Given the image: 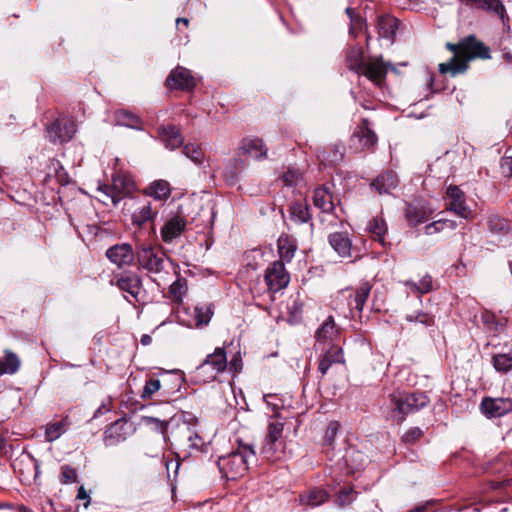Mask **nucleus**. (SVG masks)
I'll return each instance as SVG.
<instances>
[{"instance_id":"nucleus-28","label":"nucleus","mask_w":512,"mask_h":512,"mask_svg":"<svg viewBox=\"0 0 512 512\" xmlns=\"http://www.w3.org/2000/svg\"><path fill=\"white\" fill-rule=\"evenodd\" d=\"M399 179L395 172L387 171L377 176L371 183L379 194H390L398 186Z\"/></svg>"},{"instance_id":"nucleus-42","label":"nucleus","mask_w":512,"mask_h":512,"mask_svg":"<svg viewBox=\"0 0 512 512\" xmlns=\"http://www.w3.org/2000/svg\"><path fill=\"white\" fill-rule=\"evenodd\" d=\"M282 442H271L269 439L264 438L260 454L269 461H276L280 458Z\"/></svg>"},{"instance_id":"nucleus-22","label":"nucleus","mask_w":512,"mask_h":512,"mask_svg":"<svg viewBox=\"0 0 512 512\" xmlns=\"http://www.w3.org/2000/svg\"><path fill=\"white\" fill-rule=\"evenodd\" d=\"M186 220L181 215L170 217L161 228V237L165 243H171L178 238L186 227Z\"/></svg>"},{"instance_id":"nucleus-10","label":"nucleus","mask_w":512,"mask_h":512,"mask_svg":"<svg viewBox=\"0 0 512 512\" xmlns=\"http://www.w3.org/2000/svg\"><path fill=\"white\" fill-rule=\"evenodd\" d=\"M264 279L269 291L278 292L288 285L290 277L284 263L279 260L274 261L267 267Z\"/></svg>"},{"instance_id":"nucleus-6","label":"nucleus","mask_w":512,"mask_h":512,"mask_svg":"<svg viewBox=\"0 0 512 512\" xmlns=\"http://www.w3.org/2000/svg\"><path fill=\"white\" fill-rule=\"evenodd\" d=\"M136 260L140 269L149 274H160L165 270L167 260L174 265L164 253L156 251L150 244H141L136 252Z\"/></svg>"},{"instance_id":"nucleus-43","label":"nucleus","mask_w":512,"mask_h":512,"mask_svg":"<svg viewBox=\"0 0 512 512\" xmlns=\"http://www.w3.org/2000/svg\"><path fill=\"white\" fill-rule=\"evenodd\" d=\"M345 12L350 20L349 34L356 38L360 31L366 26L365 20L356 12L354 8L347 7Z\"/></svg>"},{"instance_id":"nucleus-63","label":"nucleus","mask_w":512,"mask_h":512,"mask_svg":"<svg viewBox=\"0 0 512 512\" xmlns=\"http://www.w3.org/2000/svg\"><path fill=\"white\" fill-rule=\"evenodd\" d=\"M431 504V502H426L424 504H419L409 510L408 512H428V507Z\"/></svg>"},{"instance_id":"nucleus-33","label":"nucleus","mask_w":512,"mask_h":512,"mask_svg":"<svg viewBox=\"0 0 512 512\" xmlns=\"http://www.w3.org/2000/svg\"><path fill=\"white\" fill-rule=\"evenodd\" d=\"M54 178L59 184L64 185L69 181V175L65 171L61 162L57 159H50L47 165V173L45 176V181L48 182Z\"/></svg>"},{"instance_id":"nucleus-58","label":"nucleus","mask_w":512,"mask_h":512,"mask_svg":"<svg viewBox=\"0 0 512 512\" xmlns=\"http://www.w3.org/2000/svg\"><path fill=\"white\" fill-rule=\"evenodd\" d=\"M338 429H339V424L338 422H330L329 425L327 426V429H326V432H325V442L330 445L332 443V441L334 440L337 432H338Z\"/></svg>"},{"instance_id":"nucleus-53","label":"nucleus","mask_w":512,"mask_h":512,"mask_svg":"<svg viewBox=\"0 0 512 512\" xmlns=\"http://www.w3.org/2000/svg\"><path fill=\"white\" fill-rule=\"evenodd\" d=\"M300 180L301 173L297 169H288L281 177L283 185L288 187L296 186Z\"/></svg>"},{"instance_id":"nucleus-15","label":"nucleus","mask_w":512,"mask_h":512,"mask_svg":"<svg viewBox=\"0 0 512 512\" xmlns=\"http://www.w3.org/2000/svg\"><path fill=\"white\" fill-rule=\"evenodd\" d=\"M462 61L468 65L469 61L475 58H490L489 48L482 42L478 41L474 36L470 35L461 40Z\"/></svg>"},{"instance_id":"nucleus-12","label":"nucleus","mask_w":512,"mask_h":512,"mask_svg":"<svg viewBox=\"0 0 512 512\" xmlns=\"http://www.w3.org/2000/svg\"><path fill=\"white\" fill-rule=\"evenodd\" d=\"M433 213L430 205L419 199L406 203L404 210L405 219L410 226H417L427 222Z\"/></svg>"},{"instance_id":"nucleus-5","label":"nucleus","mask_w":512,"mask_h":512,"mask_svg":"<svg viewBox=\"0 0 512 512\" xmlns=\"http://www.w3.org/2000/svg\"><path fill=\"white\" fill-rule=\"evenodd\" d=\"M228 359L226 345L216 347L214 351L206 356V358L196 367L194 371V379L197 382L210 383L217 376L227 370Z\"/></svg>"},{"instance_id":"nucleus-34","label":"nucleus","mask_w":512,"mask_h":512,"mask_svg":"<svg viewBox=\"0 0 512 512\" xmlns=\"http://www.w3.org/2000/svg\"><path fill=\"white\" fill-rule=\"evenodd\" d=\"M290 219L297 224L308 223L311 220L309 206L305 201L293 202L289 207Z\"/></svg>"},{"instance_id":"nucleus-50","label":"nucleus","mask_w":512,"mask_h":512,"mask_svg":"<svg viewBox=\"0 0 512 512\" xmlns=\"http://www.w3.org/2000/svg\"><path fill=\"white\" fill-rule=\"evenodd\" d=\"M488 227L492 233H506L509 230V223L499 216H491L488 220Z\"/></svg>"},{"instance_id":"nucleus-52","label":"nucleus","mask_w":512,"mask_h":512,"mask_svg":"<svg viewBox=\"0 0 512 512\" xmlns=\"http://www.w3.org/2000/svg\"><path fill=\"white\" fill-rule=\"evenodd\" d=\"M284 424L282 422H270L265 438L271 442H281Z\"/></svg>"},{"instance_id":"nucleus-64","label":"nucleus","mask_w":512,"mask_h":512,"mask_svg":"<svg viewBox=\"0 0 512 512\" xmlns=\"http://www.w3.org/2000/svg\"><path fill=\"white\" fill-rule=\"evenodd\" d=\"M140 342L142 345L146 346L152 342V338H151V336L144 334V335H142Z\"/></svg>"},{"instance_id":"nucleus-45","label":"nucleus","mask_w":512,"mask_h":512,"mask_svg":"<svg viewBox=\"0 0 512 512\" xmlns=\"http://www.w3.org/2000/svg\"><path fill=\"white\" fill-rule=\"evenodd\" d=\"M182 153L198 166L202 165L204 161V153L199 145L186 144L183 146Z\"/></svg>"},{"instance_id":"nucleus-49","label":"nucleus","mask_w":512,"mask_h":512,"mask_svg":"<svg viewBox=\"0 0 512 512\" xmlns=\"http://www.w3.org/2000/svg\"><path fill=\"white\" fill-rule=\"evenodd\" d=\"M405 319L408 322L419 323L426 327L434 325V317L423 311L407 314Z\"/></svg>"},{"instance_id":"nucleus-54","label":"nucleus","mask_w":512,"mask_h":512,"mask_svg":"<svg viewBox=\"0 0 512 512\" xmlns=\"http://www.w3.org/2000/svg\"><path fill=\"white\" fill-rule=\"evenodd\" d=\"M354 494L355 493L353 491V488H344L339 491L336 498V503L341 507L348 505L355 499Z\"/></svg>"},{"instance_id":"nucleus-40","label":"nucleus","mask_w":512,"mask_h":512,"mask_svg":"<svg viewBox=\"0 0 512 512\" xmlns=\"http://www.w3.org/2000/svg\"><path fill=\"white\" fill-rule=\"evenodd\" d=\"M404 285L413 293L426 294L433 289V280L429 274H426L418 283L413 280H407L404 282Z\"/></svg>"},{"instance_id":"nucleus-17","label":"nucleus","mask_w":512,"mask_h":512,"mask_svg":"<svg viewBox=\"0 0 512 512\" xmlns=\"http://www.w3.org/2000/svg\"><path fill=\"white\" fill-rule=\"evenodd\" d=\"M446 194L449 199L448 210L453 211L463 219H469L472 211L465 203L464 192L458 186H449Z\"/></svg>"},{"instance_id":"nucleus-23","label":"nucleus","mask_w":512,"mask_h":512,"mask_svg":"<svg viewBox=\"0 0 512 512\" xmlns=\"http://www.w3.org/2000/svg\"><path fill=\"white\" fill-rule=\"evenodd\" d=\"M321 351L322 355L319 360L318 371L322 375H325L333 364L344 362L343 350L340 345H332Z\"/></svg>"},{"instance_id":"nucleus-14","label":"nucleus","mask_w":512,"mask_h":512,"mask_svg":"<svg viewBox=\"0 0 512 512\" xmlns=\"http://www.w3.org/2000/svg\"><path fill=\"white\" fill-rule=\"evenodd\" d=\"M166 85L170 89L192 90L196 86V79L190 70L177 66L168 75Z\"/></svg>"},{"instance_id":"nucleus-21","label":"nucleus","mask_w":512,"mask_h":512,"mask_svg":"<svg viewBox=\"0 0 512 512\" xmlns=\"http://www.w3.org/2000/svg\"><path fill=\"white\" fill-rule=\"evenodd\" d=\"M116 285L123 292L128 293L133 299L138 301V295L142 289V280L134 272H123L116 276Z\"/></svg>"},{"instance_id":"nucleus-51","label":"nucleus","mask_w":512,"mask_h":512,"mask_svg":"<svg viewBox=\"0 0 512 512\" xmlns=\"http://www.w3.org/2000/svg\"><path fill=\"white\" fill-rule=\"evenodd\" d=\"M161 388V382L158 379L150 378L146 381L142 393L141 398L144 400L151 399L152 396L159 391Z\"/></svg>"},{"instance_id":"nucleus-55","label":"nucleus","mask_w":512,"mask_h":512,"mask_svg":"<svg viewBox=\"0 0 512 512\" xmlns=\"http://www.w3.org/2000/svg\"><path fill=\"white\" fill-rule=\"evenodd\" d=\"M423 435V431L419 427L410 428L402 436V441L406 444H412L419 440Z\"/></svg>"},{"instance_id":"nucleus-30","label":"nucleus","mask_w":512,"mask_h":512,"mask_svg":"<svg viewBox=\"0 0 512 512\" xmlns=\"http://www.w3.org/2000/svg\"><path fill=\"white\" fill-rule=\"evenodd\" d=\"M179 266L174 265V273L176 274V280L169 286V296L172 301L176 304H181L184 296L188 292V283L187 280L180 276Z\"/></svg>"},{"instance_id":"nucleus-27","label":"nucleus","mask_w":512,"mask_h":512,"mask_svg":"<svg viewBox=\"0 0 512 512\" xmlns=\"http://www.w3.org/2000/svg\"><path fill=\"white\" fill-rule=\"evenodd\" d=\"M328 241L333 250L343 258L351 257L352 242L345 232H334L328 236Z\"/></svg>"},{"instance_id":"nucleus-61","label":"nucleus","mask_w":512,"mask_h":512,"mask_svg":"<svg viewBox=\"0 0 512 512\" xmlns=\"http://www.w3.org/2000/svg\"><path fill=\"white\" fill-rule=\"evenodd\" d=\"M77 499L84 500V507L87 508L90 504V496L83 486H80L77 491Z\"/></svg>"},{"instance_id":"nucleus-38","label":"nucleus","mask_w":512,"mask_h":512,"mask_svg":"<svg viewBox=\"0 0 512 512\" xmlns=\"http://www.w3.org/2000/svg\"><path fill=\"white\" fill-rule=\"evenodd\" d=\"M19 367V357L15 353L6 350L4 359L0 358V375L14 374L18 371Z\"/></svg>"},{"instance_id":"nucleus-9","label":"nucleus","mask_w":512,"mask_h":512,"mask_svg":"<svg viewBox=\"0 0 512 512\" xmlns=\"http://www.w3.org/2000/svg\"><path fill=\"white\" fill-rule=\"evenodd\" d=\"M336 201L339 200L335 197L328 185H322L314 190L313 203L314 206L320 210L323 215L332 216L339 219L340 215L336 208Z\"/></svg>"},{"instance_id":"nucleus-4","label":"nucleus","mask_w":512,"mask_h":512,"mask_svg":"<svg viewBox=\"0 0 512 512\" xmlns=\"http://www.w3.org/2000/svg\"><path fill=\"white\" fill-rule=\"evenodd\" d=\"M347 64L350 70L355 71L357 74L362 72L364 76L376 85L382 84L387 74V68L391 66L390 63H384L381 56L370 58L364 63L361 46H353L349 49Z\"/></svg>"},{"instance_id":"nucleus-46","label":"nucleus","mask_w":512,"mask_h":512,"mask_svg":"<svg viewBox=\"0 0 512 512\" xmlns=\"http://www.w3.org/2000/svg\"><path fill=\"white\" fill-rule=\"evenodd\" d=\"M212 315L213 311L209 305L196 306L194 308L196 326L200 327L207 325L210 322Z\"/></svg>"},{"instance_id":"nucleus-11","label":"nucleus","mask_w":512,"mask_h":512,"mask_svg":"<svg viewBox=\"0 0 512 512\" xmlns=\"http://www.w3.org/2000/svg\"><path fill=\"white\" fill-rule=\"evenodd\" d=\"M133 188L134 185L130 179L117 175L113 176L112 185L100 186L99 190L110 198L114 206H117L121 200L132 192Z\"/></svg>"},{"instance_id":"nucleus-18","label":"nucleus","mask_w":512,"mask_h":512,"mask_svg":"<svg viewBox=\"0 0 512 512\" xmlns=\"http://www.w3.org/2000/svg\"><path fill=\"white\" fill-rule=\"evenodd\" d=\"M481 410L488 418H498L512 411L510 398H484L481 402Z\"/></svg>"},{"instance_id":"nucleus-59","label":"nucleus","mask_w":512,"mask_h":512,"mask_svg":"<svg viewBox=\"0 0 512 512\" xmlns=\"http://www.w3.org/2000/svg\"><path fill=\"white\" fill-rule=\"evenodd\" d=\"M263 399L267 406L271 408L272 412L277 413L281 407L280 400L275 395L267 394L263 396Z\"/></svg>"},{"instance_id":"nucleus-62","label":"nucleus","mask_w":512,"mask_h":512,"mask_svg":"<svg viewBox=\"0 0 512 512\" xmlns=\"http://www.w3.org/2000/svg\"><path fill=\"white\" fill-rule=\"evenodd\" d=\"M25 460L34 468L35 476H37L39 469L38 461L30 453L25 454L20 462H24Z\"/></svg>"},{"instance_id":"nucleus-20","label":"nucleus","mask_w":512,"mask_h":512,"mask_svg":"<svg viewBox=\"0 0 512 512\" xmlns=\"http://www.w3.org/2000/svg\"><path fill=\"white\" fill-rule=\"evenodd\" d=\"M158 213L159 208L157 206L154 207L150 201H139L136 203V207L131 215L132 224L142 227L146 223H153Z\"/></svg>"},{"instance_id":"nucleus-16","label":"nucleus","mask_w":512,"mask_h":512,"mask_svg":"<svg viewBox=\"0 0 512 512\" xmlns=\"http://www.w3.org/2000/svg\"><path fill=\"white\" fill-rule=\"evenodd\" d=\"M106 257L118 267L130 266L136 259L129 243L115 244L106 250Z\"/></svg>"},{"instance_id":"nucleus-41","label":"nucleus","mask_w":512,"mask_h":512,"mask_svg":"<svg viewBox=\"0 0 512 512\" xmlns=\"http://www.w3.org/2000/svg\"><path fill=\"white\" fill-rule=\"evenodd\" d=\"M368 230L373 238L377 240L382 246L385 245V235L387 232V225L382 218L375 217L368 224Z\"/></svg>"},{"instance_id":"nucleus-13","label":"nucleus","mask_w":512,"mask_h":512,"mask_svg":"<svg viewBox=\"0 0 512 512\" xmlns=\"http://www.w3.org/2000/svg\"><path fill=\"white\" fill-rule=\"evenodd\" d=\"M446 47L453 52V56L447 62L439 64L440 73L450 74L452 77L465 73L468 65L462 61L461 41L458 44L447 43Z\"/></svg>"},{"instance_id":"nucleus-32","label":"nucleus","mask_w":512,"mask_h":512,"mask_svg":"<svg viewBox=\"0 0 512 512\" xmlns=\"http://www.w3.org/2000/svg\"><path fill=\"white\" fill-rule=\"evenodd\" d=\"M327 499V492L320 488H311L299 496L300 504L308 507H317L325 503Z\"/></svg>"},{"instance_id":"nucleus-56","label":"nucleus","mask_w":512,"mask_h":512,"mask_svg":"<svg viewBox=\"0 0 512 512\" xmlns=\"http://www.w3.org/2000/svg\"><path fill=\"white\" fill-rule=\"evenodd\" d=\"M61 482L64 484L73 483L77 479L76 470L68 465L62 466L61 468Z\"/></svg>"},{"instance_id":"nucleus-36","label":"nucleus","mask_w":512,"mask_h":512,"mask_svg":"<svg viewBox=\"0 0 512 512\" xmlns=\"http://www.w3.org/2000/svg\"><path fill=\"white\" fill-rule=\"evenodd\" d=\"M277 244L281 261L284 260L290 262L294 257L295 251L297 249L295 240L287 234H282L278 238Z\"/></svg>"},{"instance_id":"nucleus-1","label":"nucleus","mask_w":512,"mask_h":512,"mask_svg":"<svg viewBox=\"0 0 512 512\" xmlns=\"http://www.w3.org/2000/svg\"><path fill=\"white\" fill-rule=\"evenodd\" d=\"M147 425H154L166 441L179 450L184 458L202 452L205 445L203 438L199 435L197 420L189 415L172 417L168 422L158 418L145 417Z\"/></svg>"},{"instance_id":"nucleus-8","label":"nucleus","mask_w":512,"mask_h":512,"mask_svg":"<svg viewBox=\"0 0 512 512\" xmlns=\"http://www.w3.org/2000/svg\"><path fill=\"white\" fill-rule=\"evenodd\" d=\"M76 132V124L72 118L60 117L46 127V137L56 143L68 142Z\"/></svg>"},{"instance_id":"nucleus-35","label":"nucleus","mask_w":512,"mask_h":512,"mask_svg":"<svg viewBox=\"0 0 512 512\" xmlns=\"http://www.w3.org/2000/svg\"><path fill=\"white\" fill-rule=\"evenodd\" d=\"M144 192L147 196L160 201L167 199L171 194L170 185L165 180H156L152 182L145 188Z\"/></svg>"},{"instance_id":"nucleus-48","label":"nucleus","mask_w":512,"mask_h":512,"mask_svg":"<svg viewBox=\"0 0 512 512\" xmlns=\"http://www.w3.org/2000/svg\"><path fill=\"white\" fill-rule=\"evenodd\" d=\"M480 9L494 12L501 18L502 22L507 17L506 9L500 0H482Z\"/></svg>"},{"instance_id":"nucleus-47","label":"nucleus","mask_w":512,"mask_h":512,"mask_svg":"<svg viewBox=\"0 0 512 512\" xmlns=\"http://www.w3.org/2000/svg\"><path fill=\"white\" fill-rule=\"evenodd\" d=\"M344 459L352 471L360 469L364 462V455L354 449H348L344 455Z\"/></svg>"},{"instance_id":"nucleus-26","label":"nucleus","mask_w":512,"mask_h":512,"mask_svg":"<svg viewBox=\"0 0 512 512\" xmlns=\"http://www.w3.org/2000/svg\"><path fill=\"white\" fill-rule=\"evenodd\" d=\"M127 422L119 419L112 423L104 432V442L107 446L116 445L126 439Z\"/></svg>"},{"instance_id":"nucleus-24","label":"nucleus","mask_w":512,"mask_h":512,"mask_svg":"<svg viewBox=\"0 0 512 512\" xmlns=\"http://www.w3.org/2000/svg\"><path fill=\"white\" fill-rule=\"evenodd\" d=\"M159 138L167 149L175 150L183 144V136L174 125L161 126L158 129Z\"/></svg>"},{"instance_id":"nucleus-19","label":"nucleus","mask_w":512,"mask_h":512,"mask_svg":"<svg viewBox=\"0 0 512 512\" xmlns=\"http://www.w3.org/2000/svg\"><path fill=\"white\" fill-rule=\"evenodd\" d=\"M239 153L261 161L267 158L268 149L263 140L258 137H245L238 146Z\"/></svg>"},{"instance_id":"nucleus-25","label":"nucleus","mask_w":512,"mask_h":512,"mask_svg":"<svg viewBox=\"0 0 512 512\" xmlns=\"http://www.w3.org/2000/svg\"><path fill=\"white\" fill-rule=\"evenodd\" d=\"M353 139H358L360 146L363 149H371L377 143V135L371 129L370 123L367 119H363L360 125L357 126L353 133Z\"/></svg>"},{"instance_id":"nucleus-31","label":"nucleus","mask_w":512,"mask_h":512,"mask_svg":"<svg viewBox=\"0 0 512 512\" xmlns=\"http://www.w3.org/2000/svg\"><path fill=\"white\" fill-rule=\"evenodd\" d=\"M371 291V285L367 282L362 283L349 296L348 305L351 309L362 311Z\"/></svg>"},{"instance_id":"nucleus-60","label":"nucleus","mask_w":512,"mask_h":512,"mask_svg":"<svg viewBox=\"0 0 512 512\" xmlns=\"http://www.w3.org/2000/svg\"><path fill=\"white\" fill-rule=\"evenodd\" d=\"M500 166L505 177H512V156L502 158Z\"/></svg>"},{"instance_id":"nucleus-3","label":"nucleus","mask_w":512,"mask_h":512,"mask_svg":"<svg viewBox=\"0 0 512 512\" xmlns=\"http://www.w3.org/2000/svg\"><path fill=\"white\" fill-rule=\"evenodd\" d=\"M254 462H256L254 446L238 440L237 448L226 455L220 456L217 466L222 477L227 480H235L243 476L248 470L249 465Z\"/></svg>"},{"instance_id":"nucleus-37","label":"nucleus","mask_w":512,"mask_h":512,"mask_svg":"<svg viewBox=\"0 0 512 512\" xmlns=\"http://www.w3.org/2000/svg\"><path fill=\"white\" fill-rule=\"evenodd\" d=\"M115 122L120 126H125L136 130L142 129L140 118L126 110H118L115 112Z\"/></svg>"},{"instance_id":"nucleus-2","label":"nucleus","mask_w":512,"mask_h":512,"mask_svg":"<svg viewBox=\"0 0 512 512\" xmlns=\"http://www.w3.org/2000/svg\"><path fill=\"white\" fill-rule=\"evenodd\" d=\"M429 398L424 392H411L395 389L384 395L381 404L383 417L392 424L400 425L406 416L427 406Z\"/></svg>"},{"instance_id":"nucleus-44","label":"nucleus","mask_w":512,"mask_h":512,"mask_svg":"<svg viewBox=\"0 0 512 512\" xmlns=\"http://www.w3.org/2000/svg\"><path fill=\"white\" fill-rule=\"evenodd\" d=\"M457 227V224L453 220L448 219H439L425 226V234L433 235L439 233L445 229L454 230Z\"/></svg>"},{"instance_id":"nucleus-29","label":"nucleus","mask_w":512,"mask_h":512,"mask_svg":"<svg viewBox=\"0 0 512 512\" xmlns=\"http://www.w3.org/2000/svg\"><path fill=\"white\" fill-rule=\"evenodd\" d=\"M397 27V19L390 15H381L377 19L379 37L389 40L390 44L394 42V35Z\"/></svg>"},{"instance_id":"nucleus-7","label":"nucleus","mask_w":512,"mask_h":512,"mask_svg":"<svg viewBox=\"0 0 512 512\" xmlns=\"http://www.w3.org/2000/svg\"><path fill=\"white\" fill-rule=\"evenodd\" d=\"M341 328L335 323L334 317H327L315 331L316 350H325L332 345H339Z\"/></svg>"},{"instance_id":"nucleus-39","label":"nucleus","mask_w":512,"mask_h":512,"mask_svg":"<svg viewBox=\"0 0 512 512\" xmlns=\"http://www.w3.org/2000/svg\"><path fill=\"white\" fill-rule=\"evenodd\" d=\"M68 422L67 418L61 421L47 424L45 429V439L47 442H53L60 438L67 430Z\"/></svg>"},{"instance_id":"nucleus-57","label":"nucleus","mask_w":512,"mask_h":512,"mask_svg":"<svg viewBox=\"0 0 512 512\" xmlns=\"http://www.w3.org/2000/svg\"><path fill=\"white\" fill-rule=\"evenodd\" d=\"M242 358H241V355H240V352H237L233 355V357L231 358L230 361H228V367L227 369L236 374V373H239L241 372L242 370Z\"/></svg>"}]
</instances>
